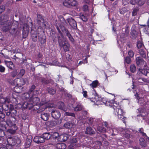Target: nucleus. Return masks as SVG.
Masks as SVG:
<instances>
[{"label":"nucleus","instance_id":"f257e3e1","mask_svg":"<svg viewBox=\"0 0 149 149\" xmlns=\"http://www.w3.org/2000/svg\"><path fill=\"white\" fill-rule=\"evenodd\" d=\"M111 103V104H109V105L113 108L114 110V113L117 115L118 118L121 119H123L125 113L123 110L120 108L118 103L116 102H115L112 101Z\"/></svg>","mask_w":149,"mask_h":149},{"label":"nucleus","instance_id":"f03ea898","mask_svg":"<svg viewBox=\"0 0 149 149\" xmlns=\"http://www.w3.org/2000/svg\"><path fill=\"white\" fill-rule=\"evenodd\" d=\"M8 17L7 15H2L0 17V25L1 26L3 31L5 32L8 31L10 28L11 23L8 20Z\"/></svg>","mask_w":149,"mask_h":149},{"label":"nucleus","instance_id":"7ed1b4c3","mask_svg":"<svg viewBox=\"0 0 149 149\" xmlns=\"http://www.w3.org/2000/svg\"><path fill=\"white\" fill-rule=\"evenodd\" d=\"M39 102V98L33 96L29 100V102H25L23 104L24 107L30 109L33 105H36Z\"/></svg>","mask_w":149,"mask_h":149},{"label":"nucleus","instance_id":"20e7f679","mask_svg":"<svg viewBox=\"0 0 149 149\" xmlns=\"http://www.w3.org/2000/svg\"><path fill=\"white\" fill-rule=\"evenodd\" d=\"M136 61L137 65L139 67L142 68V69H139V71L141 72L142 70H144L146 68H147L146 66V62L144 61L141 57H138L136 58Z\"/></svg>","mask_w":149,"mask_h":149},{"label":"nucleus","instance_id":"39448f33","mask_svg":"<svg viewBox=\"0 0 149 149\" xmlns=\"http://www.w3.org/2000/svg\"><path fill=\"white\" fill-rule=\"evenodd\" d=\"M63 3L64 6L69 8L75 7L78 5L77 1L75 0H65Z\"/></svg>","mask_w":149,"mask_h":149},{"label":"nucleus","instance_id":"423d86ee","mask_svg":"<svg viewBox=\"0 0 149 149\" xmlns=\"http://www.w3.org/2000/svg\"><path fill=\"white\" fill-rule=\"evenodd\" d=\"M8 143L9 145H14L15 143L19 144L20 142L19 139L17 137L8 138L7 139Z\"/></svg>","mask_w":149,"mask_h":149},{"label":"nucleus","instance_id":"0eeeda50","mask_svg":"<svg viewBox=\"0 0 149 149\" xmlns=\"http://www.w3.org/2000/svg\"><path fill=\"white\" fill-rule=\"evenodd\" d=\"M25 84L24 80L23 79L17 78L11 82L12 84L21 87Z\"/></svg>","mask_w":149,"mask_h":149},{"label":"nucleus","instance_id":"6e6552de","mask_svg":"<svg viewBox=\"0 0 149 149\" xmlns=\"http://www.w3.org/2000/svg\"><path fill=\"white\" fill-rule=\"evenodd\" d=\"M29 31V26L27 25L24 26L23 28V31L22 33L23 38H26L28 35Z\"/></svg>","mask_w":149,"mask_h":149},{"label":"nucleus","instance_id":"1a4fd4ad","mask_svg":"<svg viewBox=\"0 0 149 149\" xmlns=\"http://www.w3.org/2000/svg\"><path fill=\"white\" fill-rule=\"evenodd\" d=\"M68 22L70 25L74 29L77 27V24L75 21L72 18H69L67 19Z\"/></svg>","mask_w":149,"mask_h":149},{"label":"nucleus","instance_id":"9d476101","mask_svg":"<svg viewBox=\"0 0 149 149\" xmlns=\"http://www.w3.org/2000/svg\"><path fill=\"white\" fill-rule=\"evenodd\" d=\"M2 129L3 130H5V129L6 130V128L4 126L3 127ZM17 129V127L16 126H13V127H10L9 129H7V131L10 134H13L15 133Z\"/></svg>","mask_w":149,"mask_h":149},{"label":"nucleus","instance_id":"9b49d317","mask_svg":"<svg viewBox=\"0 0 149 149\" xmlns=\"http://www.w3.org/2000/svg\"><path fill=\"white\" fill-rule=\"evenodd\" d=\"M33 140L35 142L37 143H42L45 141V140L42 137L39 136H36L34 138Z\"/></svg>","mask_w":149,"mask_h":149},{"label":"nucleus","instance_id":"f8f14e48","mask_svg":"<svg viewBox=\"0 0 149 149\" xmlns=\"http://www.w3.org/2000/svg\"><path fill=\"white\" fill-rule=\"evenodd\" d=\"M52 115L54 118L57 119L60 117L61 114L58 111L53 110L52 112Z\"/></svg>","mask_w":149,"mask_h":149},{"label":"nucleus","instance_id":"ddd939ff","mask_svg":"<svg viewBox=\"0 0 149 149\" xmlns=\"http://www.w3.org/2000/svg\"><path fill=\"white\" fill-rule=\"evenodd\" d=\"M58 42L59 43L60 46H63V42L65 40V39L63 35L60 33L58 36Z\"/></svg>","mask_w":149,"mask_h":149},{"label":"nucleus","instance_id":"4468645a","mask_svg":"<svg viewBox=\"0 0 149 149\" xmlns=\"http://www.w3.org/2000/svg\"><path fill=\"white\" fill-rule=\"evenodd\" d=\"M68 135L67 134H64L61 135L59 136V138L57 139L59 141H65L67 140L68 138Z\"/></svg>","mask_w":149,"mask_h":149},{"label":"nucleus","instance_id":"2eb2a0df","mask_svg":"<svg viewBox=\"0 0 149 149\" xmlns=\"http://www.w3.org/2000/svg\"><path fill=\"white\" fill-rule=\"evenodd\" d=\"M52 139H53V140L54 141L52 142L53 143L52 144L54 145H55V144L54 143L56 142V140H57L56 139L58 138H58H59L60 136L59 135V134L58 133L56 132H55L53 133L52 135Z\"/></svg>","mask_w":149,"mask_h":149},{"label":"nucleus","instance_id":"dca6fc26","mask_svg":"<svg viewBox=\"0 0 149 149\" xmlns=\"http://www.w3.org/2000/svg\"><path fill=\"white\" fill-rule=\"evenodd\" d=\"M86 134H95V132L94 130L90 127H87L86 129V131H85Z\"/></svg>","mask_w":149,"mask_h":149},{"label":"nucleus","instance_id":"f3484780","mask_svg":"<svg viewBox=\"0 0 149 149\" xmlns=\"http://www.w3.org/2000/svg\"><path fill=\"white\" fill-rule=\"evenodd\" d=\"M75 126V124L70 122H67L64 125V127L67 128H70Z\"/></svg>","mask_w":149,"mask_h":149},{"label":"nucleus","instance_id":"a211bd4d","mask_svg":"<svg viewBox=\"0 0 149 149\" xmlns=\"http://www.w3.org/2000/svg\"><path fill=\"white\" fill-rule=\"evenodd\" d=\"M49 116L47 113H42L41 114V117L43 120L46 121L48 120Z\"/></svg>","mask_w":149,"mask_h":149},{"label":"nucleus","instance_id":"6ab92c4d","mask_svg":"<svg viewBox=\"0 0 149 149\" xmlns=\"http://www.w3.org/2000/svg\"><path fill=\"white\" fill-rule=\"evenodd\" d=\"M57 149H65L66 148V145L64 143H57L56 145Z\"/></svg>","mask_w":149,"mask_h":149},{"label":"nucleus","instance_id":"aec40b11","mask_svg":"<svg viewBox=\"0 0 149 149\" xmlns=\"http://www.w3.org/2000/svg\"><path fill=\"white\" fill-rule=\"evenodd\" d=\"M9 102V100L8 98H1L0 99V104H5L6 103H8Z\"/></svg>","mask_w":149,"mask_h":149},{"label":"nucleus","instance_id":"412c9836","mask_svg":"<svg viewBox=\"0 0 149 149\" xmlns=\"http://www.w3.org/2000/svg\"><path fill=\"white\" fill-rule=\"evenodd\" d=\"M141 72L144 75L149 77V70L145 68L144 70H142Z\"/></svg>","mask_w":149,"mask_h":149},{"label":"nucleus","instance_id":"4be33fe9","mask_svg":"<svg viewBox=\"0 0 149 149\" xmlns=\"http://www.w3.org/2000/svg\"><path fill=\"white\" fill-rule=\"evenodd\" d=\"M9 109L8 105L6 104H3L0 106V109H1V111H3V109L5 111H7Z\"/></svg>","mask_w":149,"mask_h":149},{"label":"nucleus","instance_id":"5701e85b","mask_svg":"<svg viewBox=\"0 0 149 149\" xmlns=\"http://www.w3.org/2000/svg\"><path fill=\"white\" fill-rule=\"evenodd\" d=\"M42 137L45 141V140L49 139L51 137V135L49 133H45L42 134Z\"/></svg>","mask_w":149,"mask_h":149},{"label":"nucleus","instance_id":"b1692460","mask_svg":"<svg viewBox=\"0 0 149 149\" xmlns=\"http://www.w3.org/2000/svg\"><path fill=\"white\" fill-rule=\"evenodd\" d=\"M64 103L62 102H58L57 104V106L59 109H60L61 110H64L65 111V110H64Z\"/></svg>","mask_w":149,"mask_h":149},{"label":"nucleus","instance_id":"393cba45","mask_svg":"<svg viewBox=\"0 0 149 149\" xmlns=\"http://www.w3.org/2000/svg\"><path fill=\"white\" fill-rule=\"evenodd\" d=\"M61 47H63V48L65 52L68 51L69 48L70 47V45L68 44L65 43L64 44H63V46H60Z\"/></svg>","mask_w":149,"mask_h":149},{"label":"nucleus","instance_id":"a878e982","mask_svg":"<svg viewBox=\"0 0 149 149\" xmlns=\"http://www.w3.org/2000/svg\"><path fill=\"white\" fill-rule=\"evenodd\" d=\"M82 108V106L81 104H78L74 108V111H77L81 110Z\"/></svg>","mask_w":149,"mask_h":149},{"label":"nucleus","instance_id":"bb28decb","mask_svg":"<svg viewBox=\"0 0 149 149\" xmlns=\"http://www.w3.org/2000/svg\"><path fill=\"white\" fill-rule=\"evenodd\" d=\"M137 47L138 49L143 48L144 47V45L141 40L138 41L137 43Z\"/></svg>","mask_w":149,"mask_h":149},{"label":"nucleus","instance_id":"cd10ccee","mask_svg":"<svg viewBox=\"0 0 149 149\" xmlns=\"http://www.w3.org/2000/svg\"><path fill=\"white\" fill-rule=\"evenodd\" d=\"M7 66L10 69H12L14 67L13 63L11 61H7L6 62Z\"/></svg>","mask_w":149,"mask_h":149},{"label":"nucleus","instance_id":"c85d7f7f","mask_svg":"<svg viewBox=\"0 0 149 149\" xmlns=\"http://www.w3.org/2000/svg\"><path fill=\"white\" fill-rule=\"evenodd\" d=\"M98 83L97 81H93L91 84H90V86L92 88H96L97 86Z\"/></svg>","mask_w":149,"mask_h":149},{"label":"nucleus","instance_id":"c756f323","mask_svg":"<svg viewBox=\"0 0 149 149\" xmlns=\"http://www.w3.org/2000/svg\"><path fill=\"white\" fill-rule=\"evenodd\" d=\"M97 130L100 132L104 133L106 132V129L102 127L99 126L97 127Z\"/></svg>","mask_w":149,"mask_h":149},{"label":"nucleus","instance_id":"7c9ffc66","mask_svg":"<svg viewBox=\"0 0 149 149\" xmlns=\"http://www.w3.org/2000/svg\"><path fill=\"white\" fill-rule=\"evenodd\" d=\"M80 17L81 19L83 21L86 22L87 20V17L86 15L84 14H81L80 15Z\"/></svg>","mask_w":149,"mask_h":149},{"label":"nucleus","instance_id":"2f4dec72","mask_svg":"<svg viewBox=\"0 0 149 149\" xmlns=\"http://www.w3.org/2000/svg\"><path fill=\"white\" fill-rule=\"evenodd\" d=\"M66 33L67 36L68 37L69 40L72 42H73L74 40V39L72 37L70 33H69L68 31H66Z\"/></svg>","mask_w":149,"mask_h":149},{"label":"nucleus","instance_id":"473e14b6","mask_svg":"<svg viewBox=\"0 0 149 149\" xmlns=\"http://www.w3.org/2000/svg\"><path fill=\"white\" fill-rule=\"evenodd\" d=\"M6 124L7 125L10 127H13L14 126H16L15 124H13V122L10 120H7L6 121Z\"/></svg>","mask_w":149,"mask_h":149},{"label":"nucleus","instance_id":"72a5a7b5","mask_svg":"<svg viewBox=\"0 0 149 149\" xmlns=\"http://www.w3.org/2000/svg\"><path fill=\"white\" fill-rule=\"evenodd\" d=\"M139 53L141 55L143 58H145L146 56V55L145 51L143 49H141L139 51Z\"/></svg>","mask_w":149,"mask_h":149},{"label":"nucleus","instance_id":"f704fd0d","mask_svg":"<svg viewBox=\"0 0 149 149\" xmlns=\"http://www.w3.org/2000/svg\"><path fill=\"white\" fill-rule=\"evenodd\" d=\"M25 72V70L23 69H22L20 70L17 75L19 77H22L24 75Z\"/></svg>","mask_w":149,"mask_h":149},{"label":"nucleus","instance_id":"c9c22d12","mask_svg":"<svg viewBox=\"0 0 149 149\" xmlns=\"http://www.w3.org/2000/svg\"><path fill=\"white\" fill-rule=\"evenodd\" d=\"M30 94L28 92L27 93H25L23 95V97L25 98V99L28 100L26 102H29V98L30 97Z\"/></svg>","mask_w":149,"mask_h":149},{"label":"nucleus","instance_id":"e433bc0d","mask_svg":"<svg viewBox=\"0 0 149 149\" xmlns=\"http://www.w3.org/2000/svg\"><path fill=\"white\" fill-rule=\"evenodd\" d=\"M138 8H134L132 13V15L133 16H134L136 15L137 14V12L138 11Z\"/></svg>","mask_w":149,"mask_h":149},{"label":"nucleus","instance_id":"4c0bfd02","mask_svg":"<svg viewBox=\"0 0 149 149\" xmlns=\"http://www.w3.org/2000/svg\"><path fill=\"white\" fill-rule=\"evenodd\" d=\"M130 70L132 72H134L136 70V68L134 65H132L130 67Z\"/></svg>","mask_w":149,"mask_h":149},{"label":"nucleus","instance_id":"58836bf2","mask_svg":"<svg viewBox=\"0 0 149 149\" xmlns=\"http://www.w3.org/2000/svg\"><path fill=\"white\" fill-rule=\"evenodd\" d=\"M48 93L51 94L53 95L55 93L56 91L52 88H49L48 89Z\"/></svg>","mask_w":149,"mask_h":149},{"label":"nucleus","instance_id":"ea45409f","mask_svg":"<svg viewBox=\"0 0 149 149\" xmlns=\"http://www.w3.org/2000/svg\"><path fill=\"white\" fill-rule=\"evenodd\" d=\"M65 112V115L66 116H71L74 117H75V114L73 113L67 112Z\"/></svg>","mask_w":149,"mask_h":149},{"label":"nucleus","instance_id":"a19ab883","mask_svg":"<svg viewBox=\"0 0 149 149\" xmlns=\"http://www.w3.org/2000/svg\"><path fill=\"white\" fill-rule=\"evenodd\" d=\"M39 40L41 43L42 44H43L46 42L45 39L44 38H42V37H39Z\"/></svg>","mask_w":149,"mask_h":149},{"label":"nucleus","instance_id":"79ce46f5","mask_svg":"<svg viewBox=\"0 0 149 149\" xmlns=\"http://www.w3.org/2000/svg\"><path fill=\"white\" fill-rule=\"evenodd\" d=\"M18 86H16L14 88V91L16 93H20L21 92V91L20 90H19V89H20V88H18Z\"/></svg>","mask_w":149,"mask_h":149},{"label":"nucleus","instance_id":"37998d69","mask_svg":"<svg viewBox=\"0 0 149 149\" xmlns=\"http://www.w3.org/2000/svg\"><path fill=\"white\" fill-rule=\"evenodd\" d=\"M145 0H139L138 3V5L139 6L142 5L145 3Z\"/></svg>","mask_w":149,"mask_h":149},{"label":"nucleus","instance_id":"c03bdc74","mask_svg":"<svg viewBox=\"0 0 149 149\" xmlns=\"http://www.w3.org/2000/svg\"><path fill=\"white\" fill-rule=\"evenodd\" d=\"M35 88V86L34 85H33L32 86H31V87L30 88L28 92L30 94L34 90Z\"/></svg>","mask_w":149,"mask_h":149},{"label":"nucleus","instance_id":"a18cd8bd","mask_svg":"<svg viewBox=\"0 0 149 149\" xmlns=\"http://www.w3.org/2000/svg\"><path fill=\"white\" fill-rule=\"evenodd\" d=\"M17 74V70H15L13 71L11 73V76L13 77H14Z\"/></svg>","mask_w":149,"mask_h":149},{"label":"nucleus","instance_id":"49530a36","mask_svg":"<svg viewBox=\"0 0 149 149\" xmlns=\"http://www.w3.org/2000/svg\"><path fill=\"white\" fill-rule=\"evenodd\" d=\"M125 61L128 64L130 63L131 61V59L129 57H126L125 59Z\"/></svg>","mask_w":149,"mask_h":149},{"label":"nucleus","instance_id":"de8ad7c7","mask_svg":"<svg viewBox=\"0 0 149 149\" xmlns=\"http://www.w3.org/2000/svg\"><path fill=\"white\" fill-rule=\"evenodd\" d=\"M139 131L142 134L143 136H146V134L143 132V129L142 128H140Z\"/></svg>","mask_w":149,"mask_h":149},{"label":"nucleus","instance_id":"09e8293b","mask_svg":"<svg viewBox=\"0 0 149 149\" xmlns=\"http://www.w3.org/2000/svg\"><path fill=\"white\" fill-rule=\"evenodd\" d=\"M128 54L130 57H133L134 56V53L131 50L130 51L128 52Z\"/></svg>","mask_w":149,"mask_h":149},{"label":"nucleus","instance_id":"8fccbe9b","mask_svg":"<svg viewBox=\"0 0 149 149\" xmlns=\"http://www.w3.org/2000/svg\"><path fill=\"white\" fill-rule=\"evenodd\" d=\"M5 70V68L1 65H0V72H4Z\"/></svg>","mask_w":149,"mask_h":149},{"label":"nucleus","instance_id":"3c124183","mask_svg":"<svg viewBox=\"0 0 149 149\" xmlns=\"http://www.w3.org/2000/svg\"><path fill=\"white\" fill-rule=\"evenodd\" d=\"M5 9V6L3 5L0 6V13L2 12Z\"/></svg>","mask_w":149,"mask_h":149},{"label":"nucleus","instance_id":"603ef678","mask_svg":"<svg viewBox=\"0 0 149 149\" xmlns=\"http://www.w3.org/2000/svg\"><path fill=\"white\" fill-rule=\"evenodd\" d=\"M138 0H131L130 1V3L132 5H135L137 3Z\"/></svg>","mask_w":149,"mask_h":149},{"label":"nucleus","instance_id":"864d4df0","mask_svg":"<svg viewBox=\"0 0 149 149\" xmlns=\"http://www.w3.org/2000/svg\"><path fill=\"white\" fill-rule=\"evenodd\" d=\"M9 109L10 112H11V111H12L14 109L13 106L11 104H10V107H9Z\"/></svg>","mask_w":149,"mask_h":149},{"label":"nucleus","instance_id":"5fc2aeb1","mask_svg":"<svg viewBox=\"0 0 149 149\" xmlns=\"http://www.w3.org/2000/svg\"><path fill=\"white\" fill-rule=\"evenodd\" d=\"M77 141V139L76 138H74L71 140L70 142L71 143H73L76 142Z\"/></svg>","mask_w":149,"mask_h":149},{"label":"nucleus","instance_id":"6e6d98bb","mask_svg":"<svg viewBox=\"0 0 149 149\" xmlns=\"http://www.w3.org/2000/svg\"><path fill=\"white\" fill-rule=\"evenodd\" d=\"M140 145L142 146V147H145L146 146V144L145 141L142 142L140 143Z\"/></svg>","mask_w":149,"mask_h":149},{"label":"nucleus","instance_id":"4d7b16f0","mask_svg":"<svg viewBox=\"0 0 149 149\" xmlns=\"http://www.w3.org/2000/svg\"><path fill=\"white\" fill-rule=\"evenodd\" d=\"M83 10L84 11H86L88 10V6L86 5H85L83 6Z\"/></svg>","mask_w":149,"mask_h":149},{"label":"nucleus","instance_id":"13d9d810","mask_svg":"<svg viewBox=\"0 0 149 149\" xmlns=\"http://www.w3.org/2000/svg\"><path fill=\"white\" fill-rule=\"evenodd\" d=\"M87 92L86 91H83V96L85 97H87Z\"/></svg>","mask_w":149,"mask_h":149},{"label":"nucleus","instance_id":"bf43d9fd","mask_svg":"<svg viewBox=\"0 0 149 149\" xmlns=\"http://www.w3.org/2000/svg\"><path fill=\"white\" fill-rule=\"evenodd\" d=\"M82 114L84 116H86L87 114V112L86 111H82Z\"/></svg>","mask_w":149,"mask_h":149},{"label":"nucleus","instance_id":"052dcab7","mask_svg":"<svg viewBox=\"0 0 149 149\" xmlns=\"http://www.w3.org/2000/svg\"><path fill=\"white\" fill-rule=\"evenodd\" d=\"M31 140H30L29 141L26 143L28 144H26V147H29L30 146L31 143Z\"/></svg>","mask_w":149,"mask_h":149},{"label":"nucleus","instance_id":"680f3d73","mask_svg":"<svg viewBox=\"0 0 149 149\" xmlns=\"http://www.w3.org/2000/svg\"><path fill=\"white\" fill-rule=\"evenodd\" d=\"M98 96H96L95 98V101H93V100H92L94 102H95V101L96 102H97L98 101H99V100H97V99H98Z\"/></svg>","mask_w":149,"mask_h":149},{"label":"nucleus","instance_id":"e2e57ef3","mask_svg":"<svg viewBox=\"0 0 149 149\" xmlns=\"http://www.w3.org/2000/svg\"><path fill=\"white\" fill-rule=\"evenodd\" d=\"M50 125L51 126H54L55 125V122L54 121H50Z\"/></svg>","mask_w":149,"mask_h":149},{"label":"nucleus","instance_id":"0e129e2a","mask_svg":"<svg viewBox=\"0 0 149 149\" xmlns=\"http://www.w3.org/2000/svg\"><path fill=\"white\" fill-rule=\"evenodd\" d=\"M136 91V94H135V96H136V98L137 99H138V93H137V91Z\"/></svg>","mask_w":149,"mask_h":149},{"label":"nucleus","instance_id":"69168bd1","mask_svg":"<svg viewBox=\"0 0 149 149\" xmlns=\"http://www.w3.org/2000/svg\"><path fill=\"white\" fill-rule=\"evenodd\" d=\"M42 81L43 83L45 84H47L48 83V82L45 79L42 80Z\"/></svg>","mask_w":149,"mask_h":149},{"label":"nucleus","instance_id":"338daca9","mask_svg":"<svg viewBox=\"0 0 149 149\" xmlns=\"http://www.w3.org/2000/svg\"><path fill=\"white\" fill-rule=\"evenodd\" d=\"M140 143L145 141L144 139L143 138H141L139 139Z\"/></svg>","mask_w":149,"mask_h":149},{"label":"nucleus","instance_id":"774afa93","mask_svg":"<svg viewBox=\"0 0 149 149\" xmlns=\"http://www.w3.org/2000/svg\"><path fill=\"white\" fill-rule=\"evenodd\" d=\"M13 31V32L12 33L13 34H14L15 33V30H16V29L15 28H14L12 29Z\"/></svg>","mask_w":149,"mask_h":149}]
</instances>
